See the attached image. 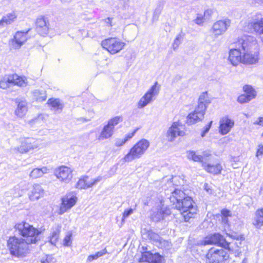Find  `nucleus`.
Wrapping results in <instances>:
<instances>
[{
    "label": "nucleus",
    "mask_w": 263,
    "mask_h": 263,
    "mask_svg": "<svg viewBox=\"0 0 263 263\" xmlns=\"http://www.w3.org/2000/svg\"><path fill=\"white\" fill-rule=\"evenodd\" d=\"M253 224L257 229L263 226V209L257 210L255 213Z\"/></svg>",
    "instance_id": "29"
},
{
    "label": "nucleus",
    "mask_w": 263,
    "mask_h": 263,
    "mask_svg": "<svg viewBox=\"0 0 263 263\" xmlns=\"http://www.w3.org/2000/svg\"><path fill=\"white\" fill-rule=\"evenodd\" d=\"M114 133V129L107 124H106L104 126L100 134L97 137V138L100 141L105 140L111 138Z\"/></svg>",
    "instance_id": "26"
},
{
    "label": "nucleus",
    "mask_w": 263,
    "mask_h": 263,
    "mask_svg": "<svg viewBox=\"0 0 263 263\" xmlns=\"http://www.w3.org/2000/svg\"><path fill=\"white\" fill-rule=\"evenodd\" d=\"M44 190L39 184H34L30 191L28 196L30 200L36 201L44 196Z\"/></svg>",
    "instance_id": "21"
},
{
    "label": "nucleus",
    "mask_w": 263,
    "mask_h": 263,
    "mask_svg": "<svg viewBox=\"0 0 263 263\" xmlns=\"http://www.w3.org/2000/svg\"><path fill=\"white\" fill-rule=\"evenodd\" d=\"M60 228L57 227L55 230H54L51 236H50V242L52 245H55L58 239L59 234H60Z\"/></svg>",
    "instance_id": "40"
},
{
    "label": "nucleus",
    "mask_w": 263,
    "mask_h": 263,
    "mask_svg": "<svg viewBox=\"0 0 263 263\" xmlns=\"http://www.w3.org/2000/svg\"><path fill=\"white\" fill-rule=\"evenodd\" d=\"M162 9L160 7L156 8L153 13L152 20L153 22L157 21L161 12Z\"/></svg>",
    "instance_id": "44"
},
{
    "label": "nucleus",
    "mask_w": 263,
    "mask_h": 263,
    "mask_svg": "<svg viewBox=\"0 0 263 263\" xmlns=\"http://www.w3.org/2000/svg\"><path fill=\"white\" fill-rule=\"evenodd\" d=\"M199 244L201 246L218 245L225 249H229L230 245V243L226 240L223 236L219 233H214L206 236L203 240H201Z\"/></svg>",
    "instance_id": "11"
},
{
    "label": "nucleus",
    "mask_w": 263,
    "mask_h": 263,
    "mask_svg": "<svg viewBox=\"0 0 263 263\" xmlns=\"http://www.w3.org/2000/svg\"><path fill=\"white\" fill-rule=\"evenodd\" d=\"M80 120L83 122H86L90 121V119H86L85 118H81L80 119Z\"/></svg>",
    "instance_id": "60"
},
{
    "label": "nucleus",
    "mask_w": 263,
    "mask_h": 263,
    "mask_svg": "<svg viewBox=\"0 0 263 263\" xmlns=\"http://www.w3.org/2000/svg\"><path fill=\"white\" fill-rule=\"evenodd\" d=\"M29 245L23 238L16 236L10 237L7 241L10 254L17 257H25L29 253Z\"/></svg>",
    "instance_id": "2"
},
{
    "label": "nucleus",
    "mask_w": 263,
    "mask_h": 263,
    "mask_svg": "<svg viewBox=\"0 0 263 263\" xmlns=\"http://www.w3.org/2000/svg\"><path fill=\"white\" fill-rule=\"evenodd\" d=\"M50 171V168L47 166H44L41 168H36L30 172L29 176L33 179H36L42 177L44 174L49 173Z\"/></svg>",
    "instance_id": "28"
},
{
    "label": "nucleus",
    "mask_w": 263,
    "mask_h": 263,
    "mask_svg": "<svg viewBox=\"0 0 263 263\" xmlns=\"http://www.w3.org/2000/svg\"><path fill=\"white\" fill-rule=\"evenodd\" d=\"M187 156L189 159H191L195 162H203V158L201 155H198L194 151H189L187 153Z\"/></svg>",
    "instance_id": "37"
},
{
    "label": "nucleus",
    "mask_w": 263,
    "mask_h": 263,
    "mask_svg": "<svg viewBox=\"0 0 263 263\" xmlns=\"http://www.w3.org/2000/svg\"><path fill=\"white\" fill-rule=\"evenodd\" d=\"M77 200V196L73 193H69L64 196L62 198L59 214L62 215L70 210L76 204Z\"/></svg>",
    "instance_id": "14"
},
{
    "label": "nucleus",
    "mask_w": 263,
    "mask_h": 263,
    "mask_svg": "<svg viewBox=\"0 0 263 263\" xmlns=\"http://www.w3.org/2000/svg\"><path fill=\"white\" fill-rule=\"evenodd\" d=\"M107 253V251L106 248H104V249L100 251L97 252L96 254L98 258H99L100 257H102L105 254Z\"/></svg>",
    "instance_id": "52"
},
{
    "label": "nucleus",
    "mask_w": 263,
    "mask_h": 263,
    "mask_svg": "<svg viewBox=\"0 0 263 263\" xmlns=\"http://www.w3.org/2000/svg\"><path fill=\"white\" fill-rule=\"evenodd\" d=\"M123 118L121 116H116L114 118L110 119L107 122V125L114 130L115 126L122 122Z\"/></svg>",
    "instance_id": "38"
},
{
    "label": "nucleus",
    "mask_w": 263,
    "mask_h": 263,
    "mask_svg": "<svg viewBox=\"0 0 263 263\" xmlns=\"http://www.w3.org/2000/svg\"><path fill=\"white\" fill-rule=\"evenodd\" d=\"M171 214L169 209L162 207L156 211L153 212L151 215V219L155 222H159L163 220L165 217Z\"/></svg>",
    "instance_id": "23"
},
{
    "label": "nucleus",
    "mask_w": 263,
    "mask_h": 263,
    "mask_svg": "<svg viewBox=\"0 0 263 263\" xmlns=\"http://www.w3.org/2000/svg\"><path fill=\"white\" fill-rule=\"evenodd\" d=\"M254 32L260 35V38L263 43V18L253 21L251 23Z\"/></svg>",
    "instance_id": "27"
},
{
    "label": "nucleus",
    "mask_w": 263,
    "mask_h": 263,
    "mask_svg": "<svg viewBox=\"0 0 263 263\" xmlns=\"http://www.w3.org/2000/svg\"><path fill=\"white\" fill-rule=\"evenodd\" d=\"M101 45L110 54H115L124 48L125 43L116 37H110L103 40Z\"/></svg>",
    "instance_id": "7"
},
{
    "label": "nucleus",
    "mask_w": 263,
    "mask_h": 263,
    "mask_svg": "<svg viewBox=\"0 0 263 263\" xmlns=\"http://www.w3.org/2000/svg\"><path fill=\"white\" fill-rule=\"evenodd\" d=\"M28 40L27 32L17 31L13 37L9 41V45L11 49H18Z\"/></svg>",
    "instance_id": "16"
},
{
    "label": "nucleus",
    "mask_w": 263,
    "mask_h": 263,
    "mask_svg": "<svg viewBox=\"0 0 263 263\" xmlns=\"http://www.w3.org/2000/svg\"><path fill=\"white\" fill-rule=\"evenodd\" d=\"M107 20H108V22H107V23H109V22H110V18H107Z\"/></svg>",
    "instance_id": "62"
},
{
    "label": "nucleus",
    "mask_w": 263,
    "mask_h": 263,
    "mask_svg": "<svg viewBox=\"0 0 263 263\" xmlns=\"http://www.w3.org/2000/svg\"><path fill=\"white\" fill-rule=\"evenodd\" d=\"M149 145L148 140L145 139L140 140L129 149L122 158V161L126 163L140 158L145 154Z\"/></svg>",
    "instance_id": "3"
},
{
    "label": "nucleus",
    "mask_w": 263,
    "mask_h": 263,
    "mask_svg": "<svg viewBox=\"0 0 263 263\" xmlns=\"http://www.w3.org/2000/svg\"><path fill=\"white\" fill-rule=\"evenodd\" d=\"M184 35L182 33L178 34L174 40L172 48L174 50L177 49L183 40Z\"/></svg>",
    "instance_id": "39"
},
{
    "label": "nucleus",
    "mask_w": 263,
    "mask_h": 263,
    "mask_svg": "<svg viewBox=\"0 0 263 263\" xmlns=\"http://www.w3.org/2000/svg\"><path fill=\"white\" fill-rule=\"evenodd\" d=\"M229 61L234 66H237L240 63H242V57L241 56L239 49L234 48L230 50Z\"/></svg>",
    "instance_id": "24"
},
{
    "label": "nucleus",
    "mask_w": 263,
    "mask_h": 263,
    "mask_svg": "<svg viewBox=\"0 0 263 263\" xmlns=\"http://www.w3.org/2000/svg\"><path fill=\"white\" fill-rule=\"evenodd\" d=\"M243 89L245 92V95L248 96L249 99L252 100L256 97V92L251 86L246 85L243 86Z\"/></svg>",
    "instance_id": "36"
},
{
    "label": "nucleus",
    "mask_w": 263,
    "mask_h": 263,
    "mask_svg": "<svg viewBox=\"0 0 263 263\" xmlns=\"http://www.w3.org/2000/svg\"><path fill=\"white\" fill-rule=\"evenodd\" d=\"M228 217H222V222L223 224H228L229 219Z\"/></svg>",
    "instance_id": "56"
},
{
    "label": "nucleus",
    "mask_w": 263,
    "mask_h": 263,
    "mask_svg": "<svg viewBox=\"0 0 263 263\" xmlns=\"http://www.w3.org/2000/svg\"><path fill=\"white\" fill-rule=\"evenodd\" d=\"M230 25L231 21L228 18L217 21L213 24L211 31L217 37L226 32Z\"/></svg>",
    "instance_id": "15"
},
{
    "label": "nucleus",
    "mask_w": 263,
    "mask_h": 263,
    "mask_svg": "<svg viewBox=\"0 0 263 263\" xmlns=\"http://www.w3.org/2000/svg\"><path fill=\"white\" fill-rule=\"evenodd\" d=\"M137 130H135L133 132L131 133H128L125 135V137L123 139V143H125L127 141H128L129 139H130L136 133Z\"/></svg>",
    "instance_id": "48"
},
{
    "label": "nucleus",
    "mask_w": 263,
    "mask_h": 263,
    "mask_svg": "<svg viewBox=\"0 0 263 263\" xmlns=\"http://www.w3.org/2000/svg\"><path fill=\"white\" fill-rule=\"evenodd\" d=\"M175 208L178 209L185 221L194 217L197 213V209L193 205V201L190 197L185 196L180 202L176 203Z\"/></svg>",
    "instance_id": "4"
},
{
    "label": "nucleus",
    "mask_w": 263,
    "mask_h": 263,
    "mask_svg": "<svg viewBox=\"0 0 263 263\" xmlns=\"http://www.w3.org/2000/svg\"><path fill=\"white\" fill-rule=\"evenodd\" d=\"M16 15L14 12L9 13L6 16H4L0 20V25L4 26L5 24L8 25L12 23L16 18Z\"/></svg>",
    "instance_id": "33"
},
{
    "label": "nucleus",
    "mask_w": 263,
    "mask_h": 263,
    "mask_svg": "<svg viewBox=\"0 0 263 263\" xmlns=\"http://www.w3.org/2000/svg\"><path fill=\"white\" fill-rule=\"evenodd\" d=\"M233 120L225 116L220 119L219 121V132L222 135L228 134L234 127Z\"/></svg>",
    "instance_id": "19"
},
{
    "label": "nucleus",
    "mask_w": 263,
    "mask_h": 263,
    "mask_svg": "<svg viewBox=\"0 0 263 263\" xmlns=\"http://www.w3.org/2000/svg\"><path fill=\"white\" fill-rule=\"evenodd\" d=\"M229 257L228 252L222 248H211L206 255V263H220Z\"/></svg>",
    "instance_id": "5"
},
{
    "label": "nucleus",
    "mask_w": 263,
    "mask_h": 263,
    "mask_svg": "<svg viewBox=\"0 0 263 263\" xmlns=\"http://www.w3.org/2000/svg\"><path fill=\"white\" fill-rule=\"evenodd\" d=\"M204 190H206V191L208 193H210V194L211 193L210 187L208 184H205L204 185Z\"/></svg>",
    "instance_id": "57"
},
{
    "label": "nucleus",
    "mask_w": 263,
    "mask_h": 263,
    "mask_svg": "<svg viewBox=\"0 0 263 263\" xmlns=\"http://www.w3.org/2000/svg\"><path fill=\"white\" fill-rule=\"evenodd\" d=\"M222 217H231L232 214L230 211L227 209H223L221 211Z\"/></svg>",
    "instance_id": "51"
},
{
    "label": "nucleus",
    "mask_w": 263,
    "mask_h": 263,
    "mask_svg": "<svg viewBox=\"0 0 263 263\" xmlns=\"http://www.w3.org/2000/svg\"><path fill=\"white\" fill-rule=\"evenodd\" d=\"M36 30L41 35H45L49 33L50 24L47 18L41 16L36 21Z\"/></svg>",
    "instance_id": "20"
},
{
    "label": "nucleus",
    "mask_w": 263,
    "mask_h": 263,
    "mask_svg": "<svg viewBox=\"0 0 263 263\" xmlns=\"http://www.w3.org/2000/svg\"><path fill=\"white\" fill-rule=\"evenodd\" d=\"M159 247L162 248H164L165 249H169L171 247V243L167 241L164 240L162 238L160 239L159 242Z\"/></svg>",
    "instance_id": "42"
},
{
    "label": "nucleus",
    "mask_w": 263,
    "mask_h": 263,
    "mask_svg": "<svg viewBox=\"0 0 263 263\" xmlns=\"http://www.w3.org/2000/svg\"><path fill=\"white\" fill-rule=\"evenodd\" d=\"M111 26L112 25H111V23H110L109 26Z\"/></svg>",
    "instance_id": "64"
},
{
    "label": "nucleus",
    "mask_w": 263,
    "mask_h": 263,
    "mask_svg": "<svg viewBox=\"0 0 263 263\" xmlns=\"http://www.w3.org/2000/svg\"><path fill=\"white\" fill-rule=\"evenodd\" d=\"M251 100V99H249L248 96L245 94L239 96L237 98V101L241 104L248 103Z\"/></svg>",
    "instance_id": "45"
},
{
    "label": "nucleus",
    "mask_w": 263,
    "mask_h": 263,
    "mask_svg": "<svg viewBox=\"0 0 263 263\" xmlns=\"http://www.w3.org/2000/svg\"><path fill=\"white\" fill-rule=\"evenodd\" d=\"M204 170L208 173L216 175L221 173L222 166L220 164L211 165L210 164H203Z\"/></svg>",
    "instance_id": "31"
},
{
    "label": "nucleus",
    "mask_w": 263,
    "mask_h": 263,
    "mask_svg": "<svg viewBox=\"0 0 263 263\" xmlns=\"http://www.w3.org/2000/svg\"><path fill=\"white\" fill-rule=\"evenodd\" d=\"M143 235H145L147 238L156 242H158L161 239L157 234L154 233L151 230H144Z\"/></svg>",
    "instance_id": "34"
},
{
    "label": "nucleus",
    "mask_w": 263,
    "mask_h": 263,
    "mask_svg": "<svg viewBox=\"0 0 263 263\" xmlns=\"http://www.w3.org/2000/svg\"><path fill=\"white\" fill-rule=\"evenodd\" d=\"M209 11H206L204 12V15H202L201 14H198L196 16V17L194 20L195 23L199 25H201L204 22V16Z\"/></svg>",
    "instance_id": "41"
},
{
    "label": "nucleus",
    "mask_w": 263,
    "mask_h": 263,
    "mask_svg": "<svg viewBox=\"0 0 263 263\" xmlns=\"http://www.w3.org/2000/svg\"><path fill=\"white\" fill-rule=\"evenodd\" d=\"M14 228L25 241L29 244L36 243L40 240L41 231L29 223L21 222L16 224Z\"/></svg>",
    "instance_id": "1"
},
{
    "label": "nucleus",
    "mask_w": 263,
    "mask_h": 263,
    "mask_svg": "<svg viewBox=\"0 0 263 263\" xmlns=\"http://www.w3.org/2000/svg\"><path fill=\"white\" fill-rule=\"evenodd\" d=\"M72 170L65 166L57 168L54 172L55 175L61 181L68 183L72 178Z\"/></svg>",
    "instance_id": "18"
},
{
    "label": "nucleus",
    "mask_w": 263,
    "mask_h": 263,
    "mask_svg": "<svg viewBox=\"0 0 263 263\" xmlns=\"http://www.w3.org/2000/svg\"><path fill=\"white\" fill-rule=\"evenodd\" d=\"M185 196L183 191L180 190H175L172 193L170 197V200L174 204L176 205V203L180 202Z\"/></svg>",
    "instance_id": "30"
},
{
    "label": "nucleus",
    "mask_w": 263,
    "mask_h": 263,
    "mask_svg": "<svg viewBox=\"0 0 263 263\" xmlns=\"http://www.w3.org/2000/svg\"><path fill=\"white\" fill-rule=\"evenodd\" d=\"M261 155H263V144H259L258 145L257 152L255 155L256 157H258Z\"/></svg>",
    "instance_id": "50"
},
{
    "label": "nucleus",
    "mask_w": 263,
    "mask_h": 263,
    "mask_svg": "<svg viewBox=\"0 0 263 263\" xmlns=\"http://www.w3.org/2000/svg\"><path fill=\"white\" fill-rule=\"evenodd\" d=\"M236 44L238 46L241 47L244 51H259L257 41L253 36H243L237 40Z\"/></svg>",
    "instance_id": "9"
},
{
    "label": "nucleus",
    "mask_w": 263,
    "mask_h": 263,
    "mask_svg": "<svg viewBox=\"0 0 263 263\" xmlns=\"http://www.w3.org/2000/svg\"><path fill=\"white\" fill-rule=\"evenodd\" d=\"M185 135L184 127L179 121L174 122L168 128L166 133V138L168 141L172 142L177 136Z\"/></svg>",
    "instance_id": "13"
},
{
    "label": "nucleus",
    "mask_w": 263,
    "mask_h": 263,
    "mask_svg": "<svg viewBox=\"0 0 263 263\" xmlns=\"http://www.w3.org/2000/svg\"><path fill=\"white\" fill-rule=\"evenodd\" d=\"M155 263H162V258L161 256H158V260Z\"/></svg>",
    "instance_id": "59"
},
{
    "label": "nucleus",
    "mask_w": 263,
    "mask_h": 263,
    "mask_svg": "<svg viewBox=\"0 0 263 263\" xmlns=\"http://www.w3.org/2000/svg\"><path fill=\"white\" fill-rule=\"evenodd\" d=\"M160 87L156 82L142 96L137 103L138 108H143L152 102L159 92Z\"/></svg>",
    "instance_id": "8"
},
{
    "label": "nucleus",
    "mask_w": 263,
    "mask_h": 263,
    "mask_svg": "<svg viewBox=\"0 0 263 263\" xmlns=\"http://www.w3.org/2000/svg\"><path fill=\"white\" fill-rule=\"evenodd\" d=\"M102 180V177L99 176L93 179H90L88 176H85L81 178L76 184V188L79 189H86L92 187Z\"/></svg>",
    "instance_id": "17"
},
{
    "label": "nucleus",
    "mask_w": 263,
    "mask_h": 263,
    "mask_svg": "<svg viewBox=\"0 0 263 263\" xmlns=\"http://www.w3.org/2000/svg\"><path fill=\"white\" fill-rule=\"evenodd\" d=\"M261 136L262 137H263V132H262V133L261 134Z\"/></svg>",
    "instance_id": "63"
},
{
    "label": "nucleus",
    "mask_w": 263,
    "mask_h": 263,
    "mask_svg": "<svg viewBox=\"0 0 263 263\" xmlns=\"http://www.w3.org/2000/svg\"><path fill=\"white\" fill-rule=\"evenodd\" d=\"M124 4H126L129 2V0H120Z\"/></svg>",
    "instance_id": "61"
},
{
    "label": "nucleus",
    "mask_w": 263,
    "mask_h": 263,
    "mask_svg": "<svg viewBox=\"0 0 263 263\" xmlns=\"http://www.w3.org/2000/svg\"><path fill=\"white\" fill-rule=\"evenodd\" d=\"M211 154L208 152H204L202 153V155H201V157L203 158V162H201L202 164H206V161H208L210 159V157H211Z\"/></svg>",
    "instance_id": "47"
},
{
    "label": "nucleus",
    "mask_w": 263,
    "mask_h": 263,
    "mask_svg": "<svg viewBox=\"0 0 263 263\" xmlns=\"http://www.w3.org/2000/svg\"><path fill=\"white\" fill-rule=\"evenodd\" d=\"M244 51L242 56V63L246 64H254L258 61L259 51Z\"/></svg>",
    "instance_id": "22"
},
{
    "label": "nucleus",
    "mask_w": 263,
    "mask_h": 263,
    "mask_svg": "<svg viewBox=\"0 0 263 263\" xmlns=\"http://www.w3.org/2000/svg\"><path fill=\"white\" fill-rule=\"evenodd\" d=\"M133 213L134 210L132 208L125 210L122 214V218L121 220L122 223L123 224L125 222V219L131 215Z\"/></svg>",
    "instance_id": "43"
},
{
    "label": "nucleus",
    "mask_w": 263,
    "mask_h": 263,
    "mask_svg": "<svg viewBox=\"0 0 263 263\" xmlns=\"http://www.w3.org/2000/svg\"><path fill=\"white\" fill-rule=\"evenodd\" d=\"M33 97L37 101L43 102L46 99V95L43 90H35L33 92Z\"/></svg>",
    "instance_id": "35"
},
{
    "label": "nucleus",
    "mask_w": 263,
    "mask_h": 263,
    "mask_svg": "<svg viewBox=\"0 0 263 263\" xmlns=\"http://www.w3.org/2000/svg\"><path fill=\"white\" fill-rule=\"evenodd\" d=\"M10 84L20 87H24L27 86L28 82L26 77H22L16 74H13L1 80L0 87L2 89H6L9 86Z\"/></svg>",
    "instance_id": "10"
},
{
    "label": "nucleus",
    "mask_w": 263,
    "mask_h": 263,
    "mask_svg": "<svg viewBox=\"0 0 263 263\" xmlns=\"http://www.w3.org/2000/svg\"><path fill=\"white\" fill-rule=\"evenodd\" d=\"M255 125L263 126V117H259L255 121L253 122Z\"/></svg>",
    "instance_id": "53"
},
{
    "label": "nucleus",
    "mask_w": 263,
    "mask_h": 263,
    "mask_svg": "<svg viewBox=\"0 0 263 263\" xmlns=\"http://www.w3.org/2000/svg\"><path fill=\"white\" fill-rule=\"evenodd\" d=\"M98 257L96 255V254H93V255H89L88 257H87V262H91L94 260H97L98 259Z\"/></svg>",
    "instance_id": "54"
},
{
    "label": "nucleus",
    "mask_w": 263,
    "mask_h": 263,
    "mask_svg": "<svg viewBox=\"0 0 263 263\" xmlns=\"http://www.w3.org/2000/svg\"><path fill=\"white\" fill-rule=\"evenodd\" d=\"M17 105L15 110V114L19 118H23L28 111L27 103L26 101L18 100Z\"/></svg>",
    "instance_id": "25"
},
{
    "label": "nucleus",
    "mask_w": 263,
    "mask_h": 263,
    "mask_svg": "<svg viewBox=\"0 0 263 263\" xmlns=\"http://www.w3.org/2000/svg\"><path fill=\"white\" fill-rule=\"evenodd\" d=\"M71 234L67 235L63 240V244L65 246H69L71 243Z\"/></svg>",
    "instance_id": "46"
},
{
    "label": "nucleus",
    "mask_w": 263,
    "mask_h": 263,
    "mask_svg": "<svg viewBox=\"0 0 263 263\" xmlns=\"http://www.w3.org/2000/svg\"><path fill=\"white\" fill-rule=\"evenodd\" d=\"M48 104L55 110H62L64 107V104L59 99H50L48 101Z\"/></svg>",
    "instance_id": "32"
},
{
    "label": "nucleus",
    "mask_w": 263,
    "mask_h": 263,
    "mask_svg": "<svg viewBox=\"0 0 263 263\" xmlns=\"http://www.w3.org/2000/svg\"><path fill=\"white\" fill-rule=\"evenodd\" d=\"M122 142H123V139H118L115 143V145L116 146H122L125 144V143L122 144Z\"/></svg>",
    "instance_id": "55"
},
{
    "label": "nucleus",
    "mask_w": 263,
    "mask_h": 263,
    "mask_svg": "<svg viewBox=\"0 0 263 263\" xmlns=\"http://www.w3.org/2000/svg\"><path fill=\"white\" fill-rule=\"evenodd\" d=\"M146 255H147L146 253L143 254L142 255V259L143 260V261H149V259L146 257Z\"/></svg>",
    "instance_id": "58"
},
{
    "label": "nucleus",
    "mask_w": 263,
    "mask_h": 263,
    "mask_svg": "<svg viewBox=\"0 0 263 263\" xmlns=\"http://www.w3.org/2000/svg\"><path fill=\"white\" fill-rule=\"evenodd\" d=\"M39 144L37 141L32 138H27L23 140L20 146L11 148V152L12 153H26L31 149L37 148L39 147Z\"/></svg>",
    "instance_id": "12"
},
{
    "label": "nucleus",
    "mask_w": 263,
    "mask_h": 263,
    "mask_svg": "<svg viewBox=\"0 0 263 263\" xmlns=\"http://www.w3.org/2000/svg\"><path fill=\"white\" fill-rule=\"evenodd\" d=\"M206 106L204 103L203 99L200 96L199 99V103L194 111L189 114L187 117V123L189 124H194L201 121L204 117Z\"/></svg>",
    "instance_id": "6"
},
{
    "label": "nucleus",
    "mask_w": 263,
    "mask_h": 263,
    "mask_svg": "<svg viewBox=\"0 0 263 263\" xmlns=\"http://www.w3.org/2000/svg\"><path fill=\"white\" fill-rule=\"evenodd\" d=\"M212 122V121H211L208 125L204 126L203 130L201 134V136L202 137H204L205 134L209 131L211 127Z\"/></svg>",
    "instance_id": "49"
}]
</instances>
